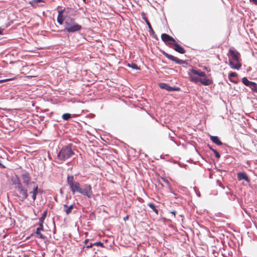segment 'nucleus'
<instances>
[{
	"mask_svg": "<svg viewBox=\"0 0 257 257\" xmlns=\"http://www.w3.org/2000/svg\"><path fill=\"white\" fill-rule=\"evenodd\" d=\"M73 147L72 144L62 147L57 155V158L61 161H64L72 157L75 155Z\"/></svg>",
	"mask_w": 257,
	"mask_h": 257,
	"instance_id": "f03ea898",
	"label": "nucleus"
},
{
	"mask_svg": "<svg viewBox=\"0 0 257 257\" xmlns=\"http://www.w3.org/2000/svg\"><path fill=\"white\" fill-rule=\"evenodd\" d=\"M237 177L239 181L244 180L248 183L250 182V179L248 178L246 174L244 172L238 173L237 174Z\"/></svg>",
	"mask_w": 257,
	"mask_h": 257,
	"instance_id": "4468645a",
	"label": "nucleus"
},
{
	"mask_svg": "<svg viewBox=\"0 0 257 257\" xmlns=\"http://www.w3.org/2000/svg\"><path fill=\"white\" fill-rule=\"evenodd\" d=\"M62 118L65 120H68L71 117V115L70 113H66L62 115Z\"/></svg>",
	"mask_w": 257,
	"mask_h": 257,
	"instance_id": "393cba45",
	"label": "nucleus"
},
{
	"mask_svg": "<svg viewBox=\"0 0 257 257\" xmlns=\"http://www.w3.org/2000/svg\"><path fill=\"white\" fill-rule=\"evenodd\" d=\"M141 16H142V19L145 21V22L146 23L147 25L148 26L150 35H154L155 32L154 31L150 23L148 21V19L146 18L145 13L144 12H142Z\"/></svg>",
	"mask_w": 257,
	"mask_h": 257,
	"instance_id": "f8f14e48",
	"label": "nucleus"
},
{
	"mask_svg": "<svg viewBox=\"0 0 257 257\" xmlns=\"http://www.w3.org/2000/svg\"><path fill=\"white\" fill-rule=\"evenodd\" d=\"M210 140L215 144L220 146L222 144V143L220 141L218 137L217 136H210Z\"/></svg>",
	"mask_w": 257,
	"mask_h": 257,
	"instance_id": "6ab92c4d",
	"label": "nucleus"
},
{
	"mask_svg": "<svg viewBox=\"0 0 257 257\" xmlns=\"http://www.w3.org/2000/svg\"><path fill=\"white\" fill-rule=\"evenodd\" d=\"M237 76V74L236 72H231L228 74V78L230 81L233 83H235L234 81L231 79V78L235 77Z\"/></svg>",
	"mask_w": 257,
	"mask_h": 257,
	"instance_id": "4be33fe9",
	"label": "nucleus"
},
{
	"mask_svg": "<svg viewBox=\"0 0 257 257\" xmlns=\"http://www.w3.org/2000/svg\"><path fill=\"white\" fill-rule=\"evenodd\" d=\"M21 177L24 184L28 186L31 182V177L29 172L26 171H23Z\"/></svg>",
	"mask_w": 257,
	"mask_h": 257,
	"instance_id": "1a4fd4ad",
	"label": "nucleus"
},
{
	"mask_svg": "<svg viewBox=\"0 0 257 257\" xmlns=\"http://www.w3.org/2000/svg\"><path fill=\"white\" fill-rule=\"evenodd\" d=\"M242 82L244 85L249 87L252 93H257V84L256 83L249 81L245 77L242 78Z\"/></svg>",
	"mask_w": 257,
	"mask_h": 257,
	"instance_id": "423d86ee",
	"label": "nucleus"
},
{
	"mask_svg": "<svg viewBox=\"0 0 257 257\" xmlns=\"http://www.w3.org/2000/svg\"><path fill=\"white\" fill-rule=\"evenodd\" d=\"M47 211H45L42 214V216L39 218V224L43 225L44 221L46 217Z\"/></svg>",
	"mask_w": 257,
	"mask_h": 257,
	"instance_id": "412c9836",
	"label": "nucleus"
},
{
	"mask_svg": "<svg viewBox=\"0 0 257 257\" xmlns=\"http://www.w3.org/2000/svg\"><path fill=\"white\" fill-rule=\"evenodd\" d=\"M190 71L193 74L195 75H197L199 76L204 77L206 76L205 72L201 71L200 70L192 69L191 70H190Z\"/></svg>",
	"mask_w": 257,
	"mask_h": 257,
	"instance_id": "a211bd4d",
	"label": "nucleus"
},
{
	"mask_svg": "<svg viewBox=\"0 0 257 257\" xmlns=\"http://www.w3.org/2000/svg\"><path fill=\"white\" fill-rule=\"evenodd\" d=\"M208 147H209V149L211 150L214 153L215 157L217 159H219L220 157V155L216 150L213 149L211 147H210L209 145H208Z\"/></svg>",
	"mask_w": 257,
	"mask_h": 257,
	"instance_id": "b1692460",
	"label": "nucleus"
},
{
	"mask_svg": "<svg viewBox=\"0 0 257 257\" xmlns=\"http://www.w3.org/2000/svg\"><path fill=\"white\" fill-rule=\"evenodd\" d=\"M190 80L192 82L196 83L198 82H200L201 78H200L196 76L190 77Z\"/></svg>",
	"mask_w": 257,
	"mask_h": 257,
	"instance_id": "5701e85b",
	"label": "nucleus"
},
{
	"mask_svg": "<svg viewBox=\"0 0 257 257\" xmlns=\"http://www.w3.org/2000/svg\"><path fill=\"white\" fill-rule=\"evenodd\" d=\"M161 39L163 41L169 45V43H175V40L169 35L164 33L161 35Z\"/></svg>",
	"mask_w": 257,
	"mask_h": 257,
	"instance_id": "9d476101",
	"label": "nucleus"
},
{
	"mask_svg": "<svg viewBox=\"0 0 257 257\" xmlns=\"http://www.w3.org/2000/svg\"><path fill=\"white\" fill-rule=\"evenodd\" d=\"M35 1H36L37 4H38L39 3H41V2L44 3L45 2L44 0H35Z\"/></svg>",
	"mask_w": 257,
	"mask_h": 257,
	"instance_id": "f704fd0d",
	"label": "nucleus"
},
{
	"mask_svg": "<svg viewBox=\"0 0 257 257\" xmlns=\"http://www.w3.org/2000/svg\"><path fill=\"white\" fill-rule=\"evenodd\" d=\"M64 11V9L58 11V16H63V13Z\"/></svg>",
	"mask_w": 257,
	"mask_h": 257,
	"instance_id": "2f4dec72",
	"label": "nucleus"
},
{
	"mask_svg": "<svg viewBox=\"0 0 257 257\" xmlns=\"http://www.w3.org/2000/svg\"><path fill=\"white\" fill-rule=\"evenodd\" d=\"M255 4H257V0H252Z\"/></svg>",
	"mask_w": 257,
	"mask_h": 257,
	"instance_id": "a19ab883",
	"label": "nucleus"
},
{
	"mask_svg": "<svg viewBox=\"0 0 257 257\" xmlns=\"http://www.w3.org/2000/svg\"><path fill=\"white\" fill-rule=\"evenodd\" d=\"M93 244H94V246L100 245L102 247H104L103 243L102 242H100V241H97V242H93Z\"/></svg>",
	"mask_w": 257,
	"mask_h": 257,
	"instance_id": "c756f323",
	"label": "nucleus"
},
{
	"mask_svg": "<svg viewBox=\"0 0 257 257\" xmlns=\"http://www.w3.org/2000/svg\"><path fill=\"white\" fill-rule=\"evenodd\" d=\"M93 243L92 242H91L90 243H88L87 244V245H86V248H90V247H93V246H94V244H93Z\"/></svg>",
	"mask_w": 257,
	"mask_h": 257,
	"instance_id": "7c9ffc66",
	"label": "nucleus"
},
{
	"mask_svg": "<svg viewBox=\"0 0 257 257\" xmlns=\"http://www.w3.org/2000/svg\"><path fill=\"white\" fill-rule=\"evenodd\" d=\"M88 241H89V240L88 239H87L85 240L84 243H85V244L86 246V245H87Z\"/></svg>",
	"mask_w": 257,
	"mask_h": 257,
	"instance_id": "4c0bfd02",
	"label": "nucleus"
},
{
	"mask_svg": "<svg viewBox=\"0 0 257 257\" xmlns=\"http://www.w3.org/2000/svg\"><path fill=\"white\" fill-rule=\"evenodd\" d=\"M30 4L33 7L36 8L38 6V4L35 0H32L29 2Z\"/></svg>",
	"mask_w": 257,
	"mask_h": 257,
	"instance_id": "c85d7f7f",
	"label": "nucleus"
},
{
	"mask_svg": "<svg viewBox=\"0 0 257 257\" xmlns=\"http://www.w3.org/2000/svg\"><path fill=\"white\" fill-rule=\"evenodd\" d=\"M43 230V225L39 224V226L37 228L35 233L38 235L37 237L44 240L47 237L41 233V231Z\"/></svg>",
	"mask_w": 257,
	"mask_h": 257,
	"instance_id": "dca6fc26",
	"label": "nucleus"
},
{
	"mask_svg": "<svg viewBox=\"0 0 257 257\" xmlns=\"http://www.w3.org/2000/svg\"><path fill=\"white\" fill-rule=\"evenodd\" d=\"M148 206L157 214H158L159 211L158 209H156L155 205L153 203H149L148 204Z\"/></svg>",
	"mask_w": 257,
	"mask_h": 257,
	"instance_id": "a878e982",
	"label": "nucleus"
},
{
	"mask_svg": "<svg viewBox=\"0 0 257 257\" xmlns=\"http://www.w3.org/2000/svg\"><path fill=\"white\" fill-rule=\"evenodd\" d=\"M169 46L170 47L174 46L175 47L174 48V50L180 54H183L186 52L185 50L178 43H176V42L175 43H169Z\"/></svg>",
	"mask_w": 257,
	"mask_h": 257,
	"instance_id": "9b49d317",
	"label": "nucleus"
},
{
	"mask_svg": "<svg viewBox=\"0 0 257 257\" xmlns=\"http://www.w3.org/2000/svg\"><path fill=\"white\" fill-rule=\"evenodd\" d=\"M162 54L166 58H167L168 59H169V60H170L172 61L175 62L177 64H188V63L186 61L180 60L179 58H178L173 55L169 54L168 53H167V52H166L165 51H163Z\"/></svg>",
	"mask_w": 257,
	"mask_h": 257,
	"instance_id": "0eeeda50",
	"label": "nucleus"
},
{
	"mask_svg": "<svg viewBox=\"0 0 257 257\" xmlns=\"http://www.w3.org/2000/svg\"><path fill=\"white\" fill-rule=\"evenodd\" d=\"M34 185L33 189L32 191L30 192V194H32V198L33 201H35L36 199L37 195L38 194V186L35 183V182L32 183Z\"/></svg>",
	"mask_w": 257,
	"mask_h": 257,
	"instance_id": "2eb2a0df",
	"label": "nucleus"
},
{
	"mask_svg": "<svg viewBox=\"0 0 257 257\" xmlns=\"http://www.w3.org/2000/svg\"><path fill=\"white\" fill-rule=\"evenodd\" d=\"M171 213H172V214L174 215V216H175V215H176V211H175V210H173V211L171 212Z\"/></svg>",
	"mask_w": 257,
	"mask_h": 257,
	"instance_id": "c9c22d12",
	"label": "nucleus"
},
{
	"mask_svg": "<svg viewBox=\"0 0 257 257\" xmlns=\"http://www.w3.org/2000/svg\"><path fill=\"white\" fill-rule=\"evenodd\" d=\"M159 85L161 88L165 89L169 92L174 91H179L180 89V88L178 87L170 86L169 84H168L166 83H159Z\"/></svg>",
	"mask_w": 257,
	"mask_h": 257,
	"instance_id": "6e6552de",
	"label": "nucleus"
},
{
	"mask_svg": "<svg viewBox=\"0 0 257 257\" xmlns=\"http://www.w3.org/2000/svg\"><path fill=\"white\" fill-rule=\"evenodd\" d=\"M128 219V215L126 216L125 217H124L123 218V220H124V221H125V220H127Z\"/></svg>",
	"mask_w": 257,
	"mask_h": 257,
	"instance_id": "58836bf2",
	"label": "nucleus"
},
{
	"mask_svg": "<svg viewBox=\"0 0 257 257\" xmlns=\"http://www.w3.org/2000/svg\"><path fill=\"white\" fill-rule=\"evenodd\" d=\"M43 193V191L38 188V193L42 194Z\"/></svg>",
	"mask_w": 257,
	"mask_h": 257,
	"instance_id": "72a5a7b5",
	"label": "nucleus"
},
{
	"mask_svg": "<svg viewBox=\"0 0 257 257\" xmlns=\"http://www.w3.org/2000/svg\"><path fill=\"white\" fill-rule=\"evenodd\" d=\"M57 22L60 24V25H62L63 23V22H64V18H63V16H57Z\"/></svg>",
	"mask_w": 257,
	"mask_h": 257,
	"instance_id": "cd10ccee",
	"label": "nucleus"
},
{
	"mask_svg": "<svg viewBox=\"0 0 257 257\" xmlns=\"http://www.w3.org/2000/svg\"><path fill=\"white\" fill-rule=\"evenodd\" d=\"M67 183L73 194L77 192L87 196L88 198L91 197L93 192L91 185L85 184L83 186V188H81L80 183L77 181H74V176L73 175L67 176Z\"/></svg>",
	"mask_w": 257,
	"mask_h": 257,
	"instance_id": "f257e3e1",
	"label": "nucleus"
},
{
	"mask_svg": "<svg viewBox=\"0 0 257 257\" xmlns=\"http://www.w3.org/2000/svg\"><path fill=\"white\" fill-rule=\"evenodd\" d=\"M64 207V211L66 213L67 215L70 214L72 212V209H74L75 207V204H71L70 206H68L66 204L63 205Z\"/></svg>",
	"mask_w": 257,
	"mask_h": 257,
	"instance_id": "f3484780",
	"label": "nucleus"
},
{
	"mask_svg": "<svg viewBox=\"0 0 257 257\" xmlns=\"http://www.w3.org/2000/svg\"><path fill=\"white\" fill-rule=\"evenodd\" d=\"M13 79H6L0 80V83L12 80Z\"/></svg>",
	"mask_w": 257,
	"mask_h": 257,
	"instance_id": "473e14b6",
	"label": "nucleus"
},
{
	"mask_svg": "<svg viewBox=\"0 0 257 257\" xmlns=\"http://www.w3.org/2000/svg\"><path fill=\"white\" fill-rule=\"evenodd\" d=\"M229 57L231 59L229 60V64L230 66L234 69L239 70L241 65L239 61V53L231 49L229 50Z\"/></svg>",
	"mask_w": 257,
	"mask_h": 257,
	"instance_id": "20e7f679",
	"label": "nucleus"
},
{
	"mask_svg": "<svg viewBox=\"0 0 257 257\" xmlns=\"http://www.w3.org/2000/svg\"><path fill=\"white\" fill-rule=\"evenodd\" d=\"M11 180L13 184L15 185V189L23 185L20 179L17 175L13 177L11 179Z\"/></svg>",
	"mask_w": 257,
	"mask_h": 257,
	"instance_id": "ddd939ff",
	"label": "nucleus"
},
{
	"mask_svg": "<svg viewBox=\"0 0 257 257\" xmlns=\"http://www.w3.org/2000/svg\"><path fill=\"white\" fill-rule=\"evenodd\" d=\"M3 30H4V29L0 28V34H3Z\"/></svg>",
	"mask_w": 257,
	"mask_h": 257,
	"instance_id": "ea45409f",
	"label": "nucleus"
},
{
	"mask_svg": "<svg viewBox=\"0 0 257 257\" xmlns=\"http://www.w3.org/2000/svg\"><path fill=\"white\" fill-rule=\"evenodd\" d=\"M84 3L87 4L91 1V0H83Z\"/></svg>",
	"mask_w": 257,
	"mask_h": 257,
	"instance_id": "e433bc0d",
	"label": "nucleus"
},
{
	"mask_svg": "<svg viewBox=\"0 0 257 257\" xmlns=\"http://www.w3.org/2000/svg\"><path fill=\"white\" fill-rule=\"evenodd\" d=\"M28 190L23 185L15 189V196L18 197L21 201H24L28 197Z\"/></svg>",
	"mask_w": 257,
	"mask_h": 257,
	"instance_id": "39448f33",
	"label": "nucleus"
},
{
	"mask_svg": "<svg viewBox=\"0 0 257 257\" xmlns=\"http://www.w3.org/2000/svg\"><path fill=\"white\" fill-rule=\"evenodd\" d=\"M212 82H213V81L212 80L209 79L208 78H205L203 79L201 78V80L200 81V83L205 86L209 85L211 84L212 83Z\"/></svg>",
	"mask_w": 257,
	"mask_h": 257,
	"instance_id": "aec40b11",
	"label": "nucleus"
},
{
	"mask_svg": "<svg viewBox=\"0 0 257 257\" xmlns=\"http://www.w3.org/2000/svg\"><path fill=\"white\" fill-rule=\"evenodd\" d=\"M65 28L68 33H75L80 31L82 26L75 22V20L71 17H67L65 21Z\"/></svg>",
	"mask_w": 257,
	"mask_h": 257,
	"instance_id": "7ed1b4c3",
	"label": "nucleus"
},
{
	"mask_svg": "<svg viewBox=\"0 0 257 257\" xmlns=\"http://www.w3.org/2000/svg\"><path fill=\"white\" fill-rule=\"evenodd\" d=\"M127 66L129 67L132 68L133 69H136V70H140V68L138 67V66L134 63H132L131 64H128Z\"/></svg>",
	"mask_w": 257,
	"mask_h": 257,
	"instance_id": "bb28decb",
	"label": "nucleus"
}]
</instances>
